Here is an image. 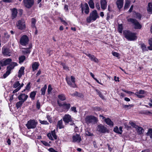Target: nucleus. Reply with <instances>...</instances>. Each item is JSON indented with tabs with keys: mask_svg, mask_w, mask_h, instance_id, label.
Wrapping results in <instances>:
<instances>
[{
	"mask_svg": "<svg viewBox=\"0 0 152 152\" xmlns=\"http://www.w3.org/2000/svg\"><path fill=\"white\" fill-rule=\"evenodd\" d=\"M93 109L96 111H100L101 110L100 108L98 107H94L93 108Z\"/></svg>",
	"mask_w": 152,
	"mask_h": 152,
	"instance_id": "4d7b16f0",
	"label": "nucleus"
},
{
	"mask_svg": "<svg viewBox=\"0 0 152 152\" xmlns=\"http://www.w3.org/2000/svg\"><path fill=\"white\" fill-rule=\"evenodd\" d=\"M12 60L10 58H7L6 59H4L0 61V63L1 66H6L11 62Z\"/></svg>",
	"mask_w": 152,
	"mask_h": 152,
	"instance_id": "9b49d317",
	"label": "nucleus"
},
{
	"mask_svg": "<svg viewBox=\"0 0 152 152\" xmlns=\"http://www.w3.org/2000/svg\"><path fill=\"white\" fill-rule=\"evenodd\" d=\"M48 150L50 152H58V151L54 150L53 148H50L48 149Z\"/></svg>",
	"mask_w": 152,
	"mask_h": 152,
	"instance_id": "680f3d73",
	"label": "nucleus"
},
{
	"mask_svg": "<svg viewBox=\"0 0 152 152\" xmlns=\"http://www.w3.org/2000/svg\"><path fill=\"white\" fill-rule=\"evenodd\" d=\"M71 110L72 111H73L74 113H77V111L76 110V107H71Z\"/></svg>",
	"mask_w": 152,
	"mask_h": 152,
	"instance_id": "13d9d810",
	"label": "nucleus"
},
{
	"mask_svg": "<svg viewBox=\"0 0 152 152\" xmlns=\"http://www.w3.org/2000/svg\"><path fill=\"white\" fill-rule=\"evenodd\" d=\"M24 102L23 101H20L17 102L16 104V107L17 109H18L21 106Z\"/></svg>",
	"mask_w": 152,
	"mask_h": 152,
	"instance_id": "c9c22d12",
	"label": "nucleus"
},
{
	"mask_svg": "<svg viewBox=\"0 0 152 152\" xmlns=\"http://www.w3.org/2000/svg\"><path fill=\"white\" fill-rule=\"evenodd\" d=\"M148 43L150 45L148 47V48L149 50H152V38H150L148 40Z\"/></svg>",
	"mask_w": 152,
	"mask_h": 152,
	"instance_id": "7c9ffc66",
	"label": "nucleus"
},
{
	"mask_svg": "<svg viewBox=\"0 0 152 152\" xmlns=\"http://www.w3.org/2000/svg\"><path fill=\"white\" fill-rule=\"evenodd\" d=\"M52 88L51 87V86L50 85H49L48 89V93L50 94L52 90Z\"/></svg>",
	"mask_w": 152,
	"mask_h": 152,
	"instance_id": "8fccbe9b",
	"label": "nucleus"
},
{
	"mask_svg": "<svg viewBox=\"0 0 152 152\" xmlns=\"http://www.w3.org/2000/svg\"><path fill=\"white\" fill-rule=\"evenodd\" d=\"M47 136L49 139L51 140H53V137H52V134L51 133H49L47 134Z\"/></svg>",
	"mask_w": 152,
	"mask_h": 152,
	"instance_id": "bf43d9fd",
	"label": "nucleus"
},
{
	"mask_svg": "<svg viewBox=\"0 0 152 152\" xmlns=\"http://www.w3.org/2000/svg\"><path fill=\"white\" fill-rule=\"evenodd\" d=\"M10 72H11L10 71H9V70L7 69L6 72L4 73L3 75V77L4 78H6L9 75H10Z\"/></svg>",
	"mask_w": 152,
	"mask_h": 152,
	"instance_id": "79ce46f5",
	"label": "nucleus"
},
{
	"mask_svg": "<svg viewBox=\"0 0 152 152\" xmlns=\"http://www.w3.org/2000/svg\"><path fill=\"white\" fill-rule=\"evenodd\" d=\"M70 78L72 82L70 80L69 78L67 77H66V79L67 83L70 86L73 87H75L76 86V85L75 84V78L74 77L72 76H71Z\"/></svg>",
	"mask_w": 152,
	"mask_h": 152,
	"instance_id": "0eeeda50",
	"label": "nucleus"
},
{
	"mask_svg": "<svg viewBox=\"0 0 152 152\" xmlns=\"http://www.w3.org/2000/svg\"><path fill=\"white\" fill-rule=\"evenodd\" d=\"M97 130L99 132L102 133H104L108 131L106 128L101 124L98 126Z\"/></svg>",
	"mask_w": 152,
	"mask_h": 152,
	"instance_id": "ddd939ff",
	"label": "nucleus"
},
{
	"mask_svg": "<svg viewBox=\"0 0 152 152\" xmlns=\"http://www.w3.org/2000/svg\"><path fill=\"white\" fill-rule=\"evenodd\" d=\"M57 126L59 129H61L64 128V125H63V122L62 120L58 121Z\"/></svg>",
	"mask_w": 152,
	"mask_h": 152,
	"instance_id": "cd10ccee",
	"label": "nucleus"
},
{
	"mask_svg": "<svg viewBox=\"0 0 152 152\" xmlns=\"http://www.w3.org/2000/svg\"><path fill=\"white\" fill-rule=\"evenodd\" d=\"M136 16L137 18L140 19L141 18V15L139 13H136Z\"/></svg>",
	"mask_w": 152,
	"mask_h": 152,
	"instance_id": "e2e57ef3",
	"label": "nucleus"
},
{
	"mask_svg": "<svg viewBox=\"0 0 152 152\" xmlns=\"http://www.w3.org/2000/svg\"><path fill=\"white\" fill-rule=\"evenodd\" d=\"M17 65V63L15 62H12L9 66L7 67V69L9 70V71H10L11 72V70L13 69L14 67Z\"/></svg>",
	"mask_w": 152,
	"mask_h": 152,
	"instance_id": "6ab92c4d",
	"label": "nucleus"
},
{
	"mask_svg": "<svg viewBox=\"0 0 152 152\" xmlns=\"http://www.w3.org/2000/svg\"><path fill=\"white\" fill-rule=\"evenodd\" d=\"M140 113L142 114H144L146 115L148 114L151 113V112L147 110H142L140 112Z\"/></svg>",
	"mask_w": 152,
	"mask_h": 152,
	"instance_id": "37998d69",
	"label": "nucleus"
},
{
	"mask_svg": "<svg viewBox=\"0 0 152 152\" xmlns=\"http://www.w3.org/2000/svg\"><path fill=\"white\" fill-rule=\"evenodd\" d=\"M20 85V83H19V81H16L15 82V83L13 85V86L14 88H16L18 87Z\"/></svg>",
	"mask_w": 152,
	"mask_h": 152,
	"instance_id": "ea45409f",
	"label": "nucleus"
},
{
	"mask_svg": "<svg viewBox=\"0 0 152 152\" xmlns=\"http://www.w3.org/2000/svg\"><path fill=\"white\" fill-rule=\"evenodd\" d=\"M112 54L113 56H116V57H118L119 56V54L118 53L115 52L113 53Z\"/></svg>",
	"mask_w": 152,
	"mask_h": 152,
	"instance_id": "0e129e2a",
	"label": "nucleus"
},
{
	"mask_svg": "<svg viewBox=\"0 0 152 152\" xmlns=\"http://www.w3.org/2000/svg\"><path fill=\"white\" fill-rule=\"evenodd\" d=\"M30 83L29 82L28 84L27 85L26 87V89L27 90H29L30 88Z\"/></svg>",
	"mask_w": 152,
	"mask_h": 152,
	"instance_id": "69168bd1",
	"label": "nucleus"
},
{
	"mask_svg": "<svg viewBox=\"0 0 152 152\" xmlns=\"http://www.w3.org/2000/svg\"><path fill=\"white\" fill-rule=\"evenodd\" d=\"M99 18V15L96 11L94 10L90 13L89 17H88L86 19V20L88 23H89L91 21H95Z\"/></svg>",
	"mask_w": 152,
	"mask_h": 152,
	"instance_id": "f03ea898",
	"label": "nucleus"
},
{
	"mask_svg": "<svg viewBox=\"0 0 152 152\" xmlns=\"http://www.w3.org/2000/svg\"><path fill=\"white\" fill-rule=\"evenodd\" d=\"M135 95H136V96L138 98H143L144 96L142 95H141L140 94H138L137 93H135Z\"/></svg>",
	"mask_w": 152,
	"mask_h": 152,
	"instance_id": "5fc2aeb1",
	"label": "nucleus"
},
{
	"mask_svg": "<svg viewBox=\"0 0 152 152\" xmlns=\"http://www.w3.org/2000/svg\"><path fill=\"white\" fill-rule=\"evenodd\" d=\"M130 1L129 0H126L125 3L124 9H128L129 7Z\"/></svg>",
	"mask_w": 152,
	"mask_h": 152,
	"instance_id": "473e14b6",
	"label": "nucleus"
},
{
	"mask_svg": "<svg viewBox=\"0 0 152 152\" xmlns=\"http://www.w3.org/2000/svg\"><path fill=\"white\" fill-rule=\"evenodd\" d=\"M118 8L120 9L122 8L124 4V0H117L116 2Z\"/></svg>",
	"mask_w": 152,
	"mask_h": 152,
	"instance_id": "4be33fe9",
	"label": "nucleus"
},
{
	"mask_svg": "<svg viewBox=\"0 0 152 152\" xmlns=\"http://www.w3.org/2000/svg\"><path fill=\"white\" fill-rule=\"evenodd\" d=\"M123 34L125 37L128 40L134 41L137 39L135 34L129 31L125 30L124 31Z\"/></svg>",
	"mask_w": 152,
	"mask_h": 152,
	"instance_id": "f257e3e1",
	"label": "nucleus"
},
{
	"mask_svg": "<svg viewBox=\"0 0 152 152\" xmlns=\"http://www.w3.org/2000/svg\"><path fill=\"white\" fill-rule=\"evenodd\" d=\"M118 31L120 33H122L123 29L122 25V24H119L118 26Z\"/></svg>",
	"mask_w": 152,
	"mask_h": 152,
	"instance_id": "c03bdc74",
	"label": "nucleus"
},
{
	"mask_svg": "<svg viewBox=\"0 0 152 152\" xmlns=\"http://www.w3.org/2000/svg\"><path fill=\"white\" fill-rule=\"evenodd\" d=\"M11 12V18L12 19L15 18L17 16L18 13L17 9L15 8L10 9Z\"/></svg>",
	"mask_w": 152,
	"mask_h": 152,
	"instance_id": "4468645a",
	"label": "nucleus"
},
{
	"mask_svg": "<svg viewBox=\"0 0 152 152\" xmlns=\"http://www.w3.org/2000/svg\"><path fill=\"white\" fill-rule=\"evenodd\" d=\"M63 119L65 124H67L69 122H72L73 121L71 116L69 114L65 115L63 117Z\"/></svg>",
	"mask_w": 152,
	"mask_h": 152,
	"instance_id": "9d476101",
	"label": "nucleus"
},
{
	"mask_svg": "<svg viewBox=\"0 0 152 152\" xmlns=\"http://www.w3.org/2000/svg\"><path fill=\"white\" fill-rule=\"evenodd\" d=\"M37 124V122L34 120L31 119L28 121L26 126L28 129H34Z\"/></svg>",
	"mask_w": 152,
	"mask_h": 152,
	"instance_id": "7ed1b4c3",
	"label": "nucleus"
},
{
	"mask_svg": "<svg viewBox=\"0 0 152 152\" xmlns=\"http://www.w3.org/2000/svg\"><path fill=\"white\" fill-rule=\"evenodd\" d=\"M24 6L27 8H31L34 4V0H23Z\"/></svg>",
	"mask_w": 152,
	"mask_h": 152,
	"instance_id": "1a4fd4ad",
	"label": "nucleus"
},
{
	"mask_svg": "<svg viewBox=\"0 0 152 152\" xmlns=\"http://www.w3.org/2000/svg\"><path fill=\"white\" fill-rule=\"evenodd\" d=\"M47 88V86L46 85H45L44 87L42 88L41 89V94L43 95H44L45 94L46 90Z\"/></svg>",
	"mask_w": 152,
	"mask_h": 152,
	"instance_id": "72a5a7b5",
	"label": "nucleus"
},
{
	"mask_svg": "<svg viewBox=\"0 0 152 152\" xmlns=\"http://www.w3.org/2000/svg\"><path fill=\"white\" fill-rule=\"evenodd\" d=\"M90 8L93 9L94 8V4L92 0H90L88 3Z\"/></svg>",
	"mask_w": 152,
	"mask_h": 152,
	"instance_id": "58836bf2",
	"label": "nucleus"
},
{
	"mask_svg": "<svg viewBox=\"0 0 152 152\" xmlns=\"http://www.w3.org/2000/svg\"><path fill=\"white\" fill-rule=\"evenodd\" d=\"M84 10L85 12L87 14H88L89 12V8L87 3H85L84 6L82 8V12H83V10Z\"/></svg>",
	"mask_w": 152,
	"mask_h": 152,
	"instance_id": "a211bd4d",
	"label": "nucleus"
},
{
	"mask_svg": "<svg viewBox=\"0 0 152 152\" xmlns=\"http://www.w3.org/2000/svg\"><path fill=\"white\" fill-rule=\"evenodd\" d=\"M31 27L32 28H36L35 24L36 22V20L34 18L31 19Z\"/></svg>",
	"mask_w": 152,
	"mask_h": 152,
	"instance_id": "4c0bfd02",
	"label": "nucleus"
},
{
	"mask_svg": "<svg viewBox=\"0 0 152 152\" xmlns=\"http://www.w3.org/2000/svg\"><path fill=\"white\" fill-rule=\"evenodd\" d=\"M101 8L103 10L105 9L107 7V2L106 0H100Z\"/></svg>",
	"mask_w": 152,
	"mask_h": 152,
	"instance_id": "412c9836",
	"label": "nucleus"
},
{
	"mask_svg": "<svg viewBox=\"0 0 152 152\" xmlns=\"http://www.w3.org/2000/svg\"><path fill=\"white\" fill-rule=\"evenodd\" d=\"M147 11L149 14H151L152 13V2L148 3Z\"/></svg>",
	"mask_w": 152,
	"mask_h": 152,
	"instance_id": "393cba45",
	"label": "nucleus"
},
{
	"mask_svg": "<svg viewBox=\"0 0 152 152\" xmlns=\"http://www.w3.org/2000/svg\"><path fill=\"white\" fill-rule=\"evenodd\" d=\"M36 95V92L33 91L31 93L30 95V97L32 99H34Z\"/></svg>",
	"mask_w": 152,
	"mask_h": 152,
	"instance_id": "e433bc0d",
	"label": "nucleus"
},
{
	"mask_svg": "<svg viewBox=\"0 0 152 152\" xmlns=\"http://www.w3.org/2000/svg\"><path fill=\"white\" fill-rule=\"evenodd\" d=\"M20 90V88H18V87L17 88L14 90L13 92L12 93L13 94H14L17 92L18 91Z\"/></svg>",
	"mask_w": 152,
	"mask_h": 152,
	"instance_id": "338daca9",
	"label": "nucleus"
},
{
	"mask_svg": "<svg viewBox=\"0 0 152 152\" xmlns=\"http://www.w3.org/2000/svg\"><path fill=\"white\" fill-rule=\"evenodd\" d=\"M39 122L41 124H42L45 125H48L49 124V123L46 121H42L40 120H39Z\"/></svg>",
	"mask_w": 152,
	"mask_h": 152,
	"instance_id": "de8ad7c7",
	"label": "nucleus"
},
{
	"mask_svg": "<svg viewBox=\"0 0 152 152\" xmlns=\"http://www.w3.org/2000/svg\"><path fill=\"white\" fill-rule=\"evenodd\" d=\"M29 40L28 37L26 35H23L20 38V43L22 45L25 46L28 44Z\"/></svg>",
	"mask_w": 152,
	"mask_h": 152,
	"instance_id": "6e6552de",
	"label": "nucleus"
},
{
	"mask_svg": "<svg viewBox=\"0 0 152 152\" xmlns=\"http://www.w3.org/2000/svg\"><path fill=\"white\" fill-rule=\"evenodd\" d=\"M41 142L45 146H49L50 145V144L48 143L45 141H41Z\"/></svg>",
	"mask_w": 152,
	"mask_h": 152,
	"instance_id": "052dcab7",
	"label": "nucleus"
},
{
	"mask_svg": "<svg viewBox=\"0 0 152 152\" xmlns=\"http://www.w3.org/2000/svg\"><path fill=\"white\" fill-rule=\"evenodd\" d=\"M129 124L132 127L135 128V129H136L137 128V127L138 126L136 124L134 123V122H129Z\"/></svg>",
	"mask_w": 152,
	"mask_h": 152,
	"instance_id": "49530a36",
	"label": "nucleus"
},
{
	"mask_svg": "<svg viewBox=\"0 0 152 152\" xmlns=\"http://www.w3.org/2000/svg\"><path fill=\"white\" fill-rule=\"evenodd\" d=\"M81 140V137L79 135L76 134L72 137V142H79Z\"/></svg>",
	"mask_w": 152,
	"mask_h": 152,
	"instance_id": "dca6fc26",
	"label": "nucleus"
},
{
	"mask_svg": "<svg viewBox=\"0 0 152 152\" xmlns=\"http://www.w3.org/2000/svg\"><path fill=\"white\" fill-rule=\"evenodd\" d=\"M133 7L134 6H133V5H132L131 6V7L130 8L129 11V12H132V11L133 10Z\"/></svg>",
	"mask_w": 152,
	"mask_h": 152,
	"instance_id": "774afa93",
	"label": "nucleus"
},
{
	"mask_svg": "<svg viewBox=\"0 0 152 152\" xmlns=\"http://www.w3.org/2000/svg\"><path fill=\"white\" fill-rule=\"evenodd\" d=\"M86 55L88 56L92 61H93L95 62L98 63V59L96 58L93 55H91L90 54L86 53Z\"/></svg>",
	"mask_w": 152,
	"mask_h": 152,
	"instance_id": "aec40b11",
	"label": "nucleus"
},
{
	"mask_svg": "<svg viewBox=\"0 0 152 152\" xmlns=\"http://www.w3.org/2000/svg\"><path fill=\"white\" fill-rule=\"evenodd\" d=\"M26 59V57L24 56H21L19 58V63H22Z\"/></svg>",
	"mask_w": 152,
	"mask_h": 152,
	"instance_id": "f704fd0d",
	"label": "nucleus"
},
{
	"mask_svg": "<svg viewBox=\"0 0 152 152\" xmlns=\"http://www.w3.org/2000/svg\"><path fill=\"white\" fill-rule=\"evenodd\" d=\"M52 136L54 137L55 139H57V136L56 135L54 131H52L51 133Z\"/></svg>",
	"mask_w": 152,
	"mask_h": 152,
	"instance_id": "864d4df0",
	"label": "nucleus"
},
{
	"mask_svg": "<svg viewBox=\"0 0 152 152\" xmlns=\"http://www.w3.org/2000/svg\"><path fill=\"white\" fill-rule=\"evenodd\" d=\"M25 68L24 66H22L20 67L18 72V77L20 78L24 74V70Z\"/></svg>",
	"mask_w": 152,
	"mask_h": 152,
	"instance_id": "5701e85b",
	"label": "nucleus"
},
{
	"mask_svg": "<svg viewBox=\"0 0 152 152\" xmlns=\"http://www.w3.org/2000/svg\"><path fill=\"white\" fill-rule=\"evenodd\" d=\"M17 27L18 29L23 30L26 28L25 22L23 19H21L18 21L16 23Z\"/></svg>",
	"mask_w": 152,
	"mask_h": 152,
	"instance_id": "20e7f679",
	"label": "nucleus"
},
{
	"mask_svg": "<svg viewBox=\"0 0 152 152\" xmlns=\"http://www.w3.org/2000/svg\"><path fill=\"white\" fill-rule=\"evenodd\" d=\"M141 46L143 51H145L147 50L146 46L145 44H142Z\"/></svg>",
	"mask_w": 152,
	"mask_h": 152,
	"instance_id": "09e8293b",
	"label": "nucleus"
},
{
	"mask_svg": "<svg viewBox=\"0 0 152 152\" xmlns=\"http://www.w3.org/2000/svg\"><path fill=\"white\" fill-rule=\"evenodd\" d=\"M57 102L58 105L60 107H63L65 109L68 110L70 107L71 105L69 103L67 104L66 102H64L63 104H61L58 100Z\"/></svg>",
	"mask_w": 152,
	"mask_h": 152,
	"instance_id": "f8f14e48",
	"label": "nucleus"
},
{
	"mask_svg": "<svg viewBox=\"0 0 152 152\" xmlns=\"http://www.w3.org/2000/svg\"><path fill=\"white\" fill-rule=\"evenodd\" d=\"M85 121L87 124H95L98 121L96 117L92 115L87 116L85 118Z\"/></svg>",
	"mask_w": 152,
	"mask_h": 152,
	"instance_id": "39448f33",
	"label": "nucleus"
},
{
	"mask_svg": "<svg viewBox=\"0 0 152 152\" xmlns=\"http://www.w3.org/2000/svg\"><path fill=\"white\" fill-rule=\"evenodd\" d=\"M31 48V47H30L29 48H24L23 49L24 50H22V52L23 54L25 55L27 54H29L30 52V51L29 50V49Z\"/></svg>",
	"mask_w": 152,
	"mask_h": 152,
	"instance_id": "bb28decb",
	"label": "nucleus"
},
{
	"mask_svg": "<svg viewBox=\"0 0 152 152\" xmlns=\"http://www.w3.org/2000/svg\"><path fill=\"white\" fill-rule=\"evenodd\" d=\"M113 131L116 133H117L120 134H121V132H119V129L118 126H115V127L113 129Z\"/></svg>",
	"mask_w": 152,
	"mask_h": 152,
	"instance_id": "a19ab883",
	"label": "nucleus"
},
{
	"mask_svg": "<svg viewBox=\"0 0 152 152\" xmlns=\"http://www.w3.org/2000/svg\"><path fill=\"white\" fill-rule=\"evenodd\" d=\"M146 93V91L144 90H140L138 92L136 93L139 94H144Z\"/></svg>",
	"mask_w": 152,
	"mask_h": 152,
	"instance_id": "603ef678",
	"label": "nucleus"
},
{
	"mask_svg": "<svg viewBox=\"0 0 152 152\" xmlns=\"http://www.w3.org/2000/svg\"><path fill=\"white\" fill-rule=\"evenodd\" d=\"M10 50L8 48H3L2 49V53L4 56H11Z\"/></svg>",
	"mask_w": 152,
	"mask_h": 152,
	"instance_id": "2eb2a0df",
	"label": "nucleus"
},
{
	"mask_svg": "<svg viewBox=\"0 0 152 152\" xmlns=\"http://www.w3.org/2000/svg\"><path fill=\"white\" fill-rule=\"evenodd\" d=\"M47 119L49 121L50 123H51L53 122V120L50 117V116L48 115H47Z\"/></svg>",
	"mask_w": 152,
	"mask_h": 152,
	"instance_id": "3c124183",
	"label": "nucleus"
},
{
	"mask_svg": "<svg viewBox=\"0 0 152 152\" xmlns=\"http://www.w3.org/2000/svg\"><path fill=\"white\" fill-rule=\"evenodd\" d=\"M136 129L138 133L139 134H142L144 130L142 128L139 126Z\"/></svg>",
	"mask_w": 152,
	"mask_h": 152,
	"instance_id": "c756f323",
	"label": "nucleus"
},
{
	"mask_svg": "<svg viewBox=\"0 0 152 152\" xmlns=\"http://www.w3.org/2000/svg\"><path fill=\"white\" fill-rule=\"evenodd\" d=\"M28 97V96L27 95L25 94H21L18 96V99L19 100L23 101L24 102Z\"/></svg>",
	"mask_w": 152,
	"mask_h": 152,
	"instance_id": "f3484780",
	"label": "nucleus"
},
{
	"mask_svg": "<svg viewBox=\"0 0 152 152\" xmlns=\"http://www.w3.org/2000/svg\"><path fill=\"white\" fill-rule=\"evenodd\" d=\"M128 21L131 22L134 26L135 29H140L141 28V25L136 19L130 18L128 19Z\"/></svg>",
	"mask_w": 152,
	"mask_h": 152,
	"instance_id": "423d86ee",
	"label": "nucleus"
},
{
	"mask_svg": "<svg viewBox=\"0 0 152 152\" xmlns=\"http://www.w3.org/2000/svg\"><path fill=\"white\" fill-rule=\"evenodd\" d=\"M146 135L147 136H149L150 138L151 139L152 142V128H150L148 129L146 133Z\"/></svg>",
	"mask_w": 152,
	"mask_h": 152,
	"instance_id": "2f4dec72",
	"label": "nucleus"
},
{
	"mask_svg": "<svg viewBox=\"0 0 152 152\" xmlns=\"http://www.w3.org/2000/svg\"><path fill=\"white\" fill-rule=\"evenodd\" d=\"M37 108L39 109L40 108V104L39 100H38L37 102Z\"/></svg>",
	"mask_w": 152,
	"mask_h": 152,
	"instance_id": "6e6d98bb",
	"label": "nucleus"
},
{
	"mask_svg": "<svg viewBox=\"0 0 152 152\" xmlns=\"http://www.w3.org/2000/svg\"><path fill=\"white\" fill-rule=\"evenodd\" d=\"M104 121L106 124L110 126H113V123L111 120L109 118H105Z\"/></svg>",
	"mask_w": 152,
	"mask_h": 152,
	"instance_id": "b1692460",
	"label": "nucleus"
},
{
	"mask_svg": "<svg viewBox=\"0 0 152 152\" xmlns=\"http://www.w3.org/2000/svg\"><path fill=\"white\" fill-rule=\"evenodd\" d=\"M86 134L88 136H92L93 134L88 129L86 130Z\"/></svg>",
	"mask_w": 152,
	"mask_h": 152,
	"instance_id": "a18cd8bd",
	"label": "nucleus"
},
{
	"mask_svg": "<svg viewBox=\"0 0 152 152\" xmlns=\"http://www.w3.org/2000/svg\"><path fill=\"white\" fill-rule=\"evenodd\" d=\"M58 97L60 100L62 101H64L66 99L65 96L63 94H61L58 95Z\"/></svg>",
	"mask_w": 152,
	"mask_h": 152,
	"instance_id": "c85d7f7f",
	"label": "nucleus"
},
{
	"mask_svg": "<svg viewBox=\"0 0 152 152\" xmlns=\"http://www.w3.org/2000/svg\"><path fill=\"white\" fill-rule=\"evenodd\" d=\"M39 66V63L37 62H35L32 65V67L33 71H34L35 70H36L38 68Z\"/></svg>",
	"mask_w": 152,
	"mask_h": 152,
	"instance_id": "a878e982",
	"label": "nucleus"
}]
</instances>
